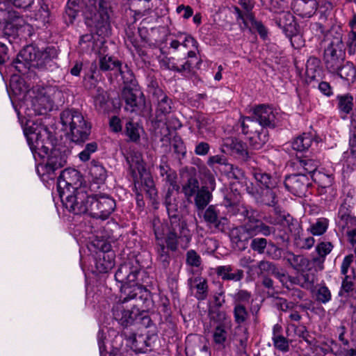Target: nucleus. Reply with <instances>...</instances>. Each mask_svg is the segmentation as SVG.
I'll list each match as a JSON object with an SVG mask.
<instances>
[{
  "label": "nucleus",
  "instance_id": "1",
  "mask_svg": "<svg viewBox=\"0 0 356 356\" xmlns=\"http://www.w3.org/2000/svg\"><path fill=\"white\" fill-rule=\"evenodd\" d=\"M33 125L35 127H33L28 123L27 127L24 130L30 149L35 157L36 156L40 158L47 157V163L38 167V173L43 179L46 177L47 179H54L55 171L66 164V156L56 149L51 151L49 154L50 132L44 125L35 124Z\"/></svg>",
  "mask_w": 356,
  "mask_h": 356
},
{
  "label": "nucleus",
  "instance_id": "2",
  "mask_svg": "<svg viewBox=\"0 0 356 356\" xmlns=\"http://www.w3.org/2000/svg\"><path fill=\"white\" fill-rule=\"evenodd\" d=\"M140 273V266L137 262H127L120 266L115 274V280L122 284L121 296L127 298L147 299L149 291L141 284L135 282Z\"/></svg>",
  "mask_w": 356,
  "mask_h": 356
},
{
  "label": "nucleus",
  "instance_id": "3",
  "mask_svg": "<svg viewBox=\"0 0 356 356\" xmlns=\"http://www.w3.org/2000/svg\"><path fill=\"white\" fill-rule=\"evenodd\" d=\"M109 10V0H89L85 12L86 25L102 38L111 33Z\"/></svg>",
  "mask_w": 356,
  "mask_h": 356
},
{
  "label": "nucleus",
  "instance_id": "4",
  "mask_svg": "<svg viewBox=\"0 0 356 356\" xmlns=\"http://www.w3.org/2000/svg\"><path fill=\"white\" fill-rule=\"evenodd\" d=\"M51 51L50 49L40 51L32 45L27 46L18 54L13 62L14 67L20 73H25L31 68L46 69L51 67Z\"/></svg>",
  "mask_w": 356,
  "mask_h": 356
},
{
  "label": "nucleus",
  "instance_id": "5",
  "mask_svg": "<svg viewBox=\"0 0 356 356\" xmlns=\"http://www.w3.org/2000/svg\"><path fill=\"white\" fill-rule=\"evenodd\" d=\"M35 96L31 100V109L28 108L27 115H45L51 111L56 103L63 102V93L55 86L33 88Z\"/></svg>",
  "mask_w": 356,
  "mask_h": 356
},
{
  "label": "nucleus",
  "instance_id": "6",
  "mask_svg": "<svg viewBox=\"0 0 356 356\" xmlns=\"http://www.w3.org/2000/svg\"><path fill=\"white\" fill-rule=\"evenodd\" d=\"M61 124L74 143H83L88 139L91 126L78 111L67 109L60 113Z\"/></svg>",
  "mask_w": 356,
  "mask_h": 356
},
{
  "label": "nucleus",
  "instance_id": "7",
  "mask_svg": "<svg viewBox=\"0 0 356 356\" xmlns=\"http://www.w3.org/2000/svg\"><path fill=\"white\" fill-rule=\"evenodd\" d=\"M273 236V239L268 236H252L250 238V248L258 254L265 255L270 259L278 261L282 258L283 249L280 247L282 243H288L289 236L286 234H277Z\"/></svg>",
  "mask_w": 356,
  "mask_h": 356
},
{
  "label": "nucleus",
  "instance_id": "8",
  "mask_svg": "<svg viewBox=\"0 0 356 356\" xmlns=\"http://www.w3.org/2000/svg\"><path fill=\"white\" fill-rule=\"evenodd\" d=\"M159 170L161 176L166 175L165 180L170 184V188L165 197V206L168 216L171 219L172 223H173L178 216V205L176 200L178 195L177 174L168 165L165 156H163L161 159Z\"/></svg>",
  "mask_w": 356,
  "mask_h": 356
},
{
  "label": "nucleus",
  "instance_id": "9",
  "mask_svg": "<svg viewBox=\"0 0 356 356\" xmlns=\"http://www.w3.org/2000/svg\"><path fill=\"white\" fill-rule=\"evenodd\" d=\"M274 24L282 30V32L291 41L295 49H298L304 43L301 40V29L296 17L289 11H284L275 16L273 19Z\"/></svg>",
  "mask_w": 356,
  "mask_h": 356
},
{
  "label": "nucleus",
  "instance_id": "10",
  "mask_svg": "<svg viewBox=\"0 0 356 356\" xmlns=\"http://www.w3.org/2000/svg\"><path fill=\"white\" fill-rule=\"evenodd\" d=\"M346 52L343 49L342 33L336 31L333 40L325 49L323 61L327 72L330 74L337 72L345 61Z\"/></svg>",
  "mask_w": 356,
  "mask_h": 356
},
{
  "label": "nucleus",
  "instance_id": "11",
  "mask_svg": "<svg viewBox=\"0 0 356 356\" xmlns=\"http://www.w3.org/2000/svg\"><path fill=\"white\" fill-rule=\"evenodd\" d=\"M64 207L74 214L88 213L89 211V200L91 195H88L83 188H79L63 196H59Z\"/></svg>",
  "mask_w": 356,
  "mask_h": 356
},
{
  "label": "nucleus",
  "instance_id": "12",
  "mask_svg": "<svg viewBox=\"0 0 356 356\" xmlns=\"http://www.w3.org/2000/svg\"><path fill=\"white\" fill-rule=\"evenodd\" d=\"M124 296H120V300L113 307L112 312L113 318L123 327H128L134 323L138 317L143 316V311L136 306L127 308L124 305L128 301L134 298H127L124 300Z\"/></svg>",
  "mask_w": 356,
  "mask_h": 356
},
{
  "label": "nucleus",
  "instance_id": "13",
  "mask_svg": "<svg viewBox=\"0 0 356 356\" xmlns=\"http://www.w3.org/2000/svg\"><path fill=\"white\" fill-rule=\"evenodd\" d=\"M88 215L92 218L106 220L115 208V200L107 195H91Z\"/></svg>",
  "mask_w": 356,
  "mask_h": 356
},
{
  "label": "nucleus",
  "instance_id": "14",
  "mask_svg": "<svg viewBox=\"0 0 356 356\" xmlns=\"http://www.w3.org/2000/svg\"><path fill=\"white\" fill-rule=\"evenodd\" d=\"M229 147L232 155L242 164L250 168L257 163V156L248 149V145L236 138H227L225 144Z\"/></svg>",
  "mask_w": 356,
  "mask_h": 356
},
{
  "label": "nucleus",
  "instance_id": "15",
  "mask_svg": "<svg viewBox=\"0 0 356 356\" xmlns=\"http://www.w3.org/2000/svg\"><path fill=\"white\" fill-rule=\"evenodd\" d=\"M251 115L245 118L248 121L258 122L262 128L274 129L277 124L276 117L272 105L260 104L250 108Z\"/></svg>",
  "mask_w": 356,
  "mask_h": 356
},
{
  "label": "nucleus",
  "instance_id": "16",
  "mask_svg": "<svg viewBox=\"0 0 356 356\" xmlns=\"http://www.w3.org/2000/svg\"><path fill=\"white\" fill-rule=\"evenodd\" d=\"M204 185L197 189L194 197V203L198 211H203L213 198L212 191L216 188V179L208 170L204 172Z\"/></svg>",
  "mask_w": 356,
  "mask_h": 356
},
{
  "label": "nucleus",
  "instance_id": "17",
  "mask_svg": "<svg viewBox=\"0 0 356 356\" xmlns=\"http://www.w3.org/2000/svg\"><path fill=\"white\" fill-rule=\"evenodd\" d=\"M179 177L182 182V192L186 200L192 203V197L200 188L197 171L194 166H186L179 170Z\"/></svg>",
  "mask_w": 356,
  "mask_h": 356
},
{
  "label": "nucleus",
  "instance_id": "18",
  "mask_svg": "<svg viewBox=\"0 0 356 356\" xmlns=\"http://www.w3.org/2000/svg\"><path fill=\"white\" fill-rule=\"evenodd\" d=\"M285 188L297 197H305L308 189L312 186L310 179L303 173L286 175L283 181Z\"/></svg>",
  "mask_w": 356,
  "mask_h": 356
},
{
  "label": "nucleus",
  "instance_id": "19",
  "mask_svg": "<svg viewBox=\"0 0 356 356\" xmlns=\"http://www.w3.org/2000/svg\"><path fill=\"white\" fill-rule=\"evenodd\" d=\"M79 173L75 169L66 168L63 170L58 179L57 191L59 196H63L76 189H79Z\"/></svg>",
  "mask_w": 356,
  "mask_h": 356
},
{
  "label": "nucleus",
  "instance_id": "20",
  "mask_svg": "<svg viewBox=\"0 0 356 356\" xmlns=\"http://www.w3.org/2000/svg\"><path fill=\"white\" fill-rule=\"evenodd\" d=\"M244 233L250 237L261 234L264 236H270L276 232V228L264 222L261 220L251 215L248 216L247 222L240 227Z\"/></svg>",
  "mask_w": 356,
  "mask_h": 356
},
{
  "label": "nucleus",
  "instance_id": "21",
  "mask_svg": "<svg viewBox=\"0 0 356 356\" xmlns=\"http://www.w3.org/2000/svg\"><path fill=\"white\" fill-rule=\"evenodd\" d=\"M99 64L102 71L118 70L124 83L132 82L134 79L132 72L127 65L122 67L121 62L118 59L107 55L100 56Z\"/></svg>",
  "mask_w": 356,
  "mask_h": 356
},
{
  "label": "nucleus",
  "instance_id": "22",
  "mask_svg": "<svg viewBox=\"0 0 356 356\" xmlns=\"http://www.w3.org/2000/svg\"><path fill=\"white\" fill-rule=\"evenodd\" d=\"M97 246L99 252H97V269L101 273H106L114 266V253L111 250L109 243L102 242L99 246V245Z\"/></svg>",
  "mask_w": 356,
  "mask_h": 356
},
{
  "label": "nucleus",
  "instance_id": "23",
  "mask_svg": "<svg viewBox=\"0 0 356 356\" xmlns=\"http://www.w3.org/2000/svg\"><path fill=\"white\" fill-rule=\"evenodd\" d=\"M250 168L251 175L255 179L260 189L280 188V183L276 177H273L271 174L266 172L263 169L257 168V165H252Z\"/></svg>",
  "mask_w": 356,
  "mask_h": 356
},
{
  "label": "nucleus",
  "instance_id": "24",
  "mask_svg": "<svg viewBox=\"0 0 356 356\" xmlns=\"http://www.w3.org/2000/svg\"><path fill=\"white\" fill-rule=\"evenodd\" d=\"M122 97L126 103L125 109L131 113L136 111L145 104L143 95L137 88L124 87L122 90Z\"/></svg>",
  "mask_w": 356,
  "mask_h": 356
},
{
  "label": "nucleus",
  "instance_id": "25",
  "mask_svg": "<svg viewBox=\"0 0 356 356\" xmlns=\"http://www.w3.org/2000/svg\"><path fill=\"white\" fill-rule=\"evenodd\" d=\"M185 343L186 356H210L208 347L196 335H188Z\"/></svg>",
  "mask_w": 356,
  "mask_h": 356
},
{
  "label": "nucleus",
  "instance_id": "26",
  "mask_svg": "<svg viewBox=\"0 0 356 356\" xmlns=\"http://www.w3.org/2000/svg\"><path fill=\"white\" fill-rule=\"evenodd\" d=\"M317 0H293L291 8L293 12L300 17H311L317 11Z\"/></svg>",
  "mask_w": 356,
  "mask_h": 356
},
{
  "label": "nucleus",
  "instance_id": "27",
  "mask_svg": "<svg viewBox=\"0 0 356 356\" xmlns=\"http://www.w3.org/2000/svg\"><path fill=\"white\" fill-rule=\"evenodd\" d=\"M216 273L223 281H241L244 277L242 269L235 268L232 265L219 266L216 268Z\"/></svg>",
  "mask_w": 356,
  "mask_h": 356
},
{
  "label": "nucleus",
  "instance_id": "28",
  "mask_svg": "<svg viewBox=\"0 0 356 356\" xmlns=\"http://www.w3.org/2000/svg\"><path fill=\"white\" fill-rule=\"evenodd\" d=\"M306 77L309 82L322 79L323 70L321 60L315 56H310L306 63Z\"/></svg>",
  "mask_w": 356,
  "mask_h": 356
},
{
  "label": "nucleus",
  "instance_id": "29",
  "mask_svg": "<svg viewBox=\"0 0 356 356\" xmlns=\"http://www.w3.org/2000/svg\"><path fill=\"white\" fill-rule=\"evenodd\" d=\"M286 260L289 265L298 272H305L311 268L309 259L303 255L295 254L291 251L286 252Z\"/></svg>",
  "mask_w": 356,
  "mask_h": 356
},
{
  "label": "nucleus",
  "instance_id": "30",
  "mask_svg": "<svg viewBox=\"0 0 356 356\" xmlns=\"http://www.w3.org/2000/svg\"><path fill=\"white\" fill-rule=\"evenodd\" d=\"M313 139L312 133H303L291 140V146L296 152H305L311 147Z\"/></svg>",
  "mask_w": 356,
  "mask_h": 356
},
{
  "label": "nucleus",
  "instance_id": "31",
  "mask_svg": "<svg viewBox=\"0 0 356 356\" xmlns=\"http://www.w3.org/2000/svg\"><path fill=\"white\" fill-rule=\"evenodd\" d=\"M312 181L317 184L319 193H326V188L330 187L334 182L333 175H329L318 170L312 176Z\"/></svg>",
  "mask_w": 356,
  "mask_h": 356
},
{
  "label": "nucleus",
  "instance_id": "32",
  "mask_svg": "<svg viewBox=\"0 0 356 356\" xmlns=\"http://www.w3.org/2000/svg\"><path fill=\"white\" fill-rule=\"evenodd\" d=\"M279 188L273 189L263 188L257 195V202L263 205L273 207L277 204V193Z\"/></svg>",
  "mask_w": 356,
  "mask_h": 356
},
{
  "label": "nucleus",
  "instance_id": "33",
  "mask_svg": "<svg viewBox=\"0 0 356 356\" xmlns=\"http://www.w3.org/2000/svg\"><path fill=\"white\" fill-rule=\"evenodd\" d=\"M89 174L92 180L97 184L104 183L107 177L104 167L95 161H92L90 163Z\"/></svg>",
  "mask_w": 356,
  "mask_h": 356
},
{
  "label": "nucleus",
  "instance_id": "34",
  "mask_svg": "<svg viewBox=\"0 0 356 356\" xmlns=\"http://www.w3.org/2000/svg\"><path fill=\"white\" fill-rule=\"evenodd\" d=\"M244 232L242 229L239 227L234 228L230 234L231 241L233 243H235V248L239 251H244L248 245L249 240L248 237H244Z\"/></svg>",
  "mask_w": 356,
  "mask_h": 356
},
{
  "label": "nucleus",
  "instance_id": "35",
  "mask_svg": "<svg viewBox=\"0 0 356 356\" xmlns=\"http://www.w3.org/2000/svg\"><path fill=\"white\" fill-rule=\"evenodd\" d=\"M248 28H245V30H248L250 33H257L264 40L267 39L268 30L261 20H258L256 16H254L248 19Z\"/></svg>",
  "mask_w": 356,
  "mask_h": 356
},
{
  "label": "nucleus",
  "instance_id": "36",
  "mask_svg": "<svg viewBox=\"0 0 356 356\" xmlns=\"http://www.w3.org/2000/svg\"><path fill=\"white\" fill-rule=\"evenodd\" d=\"M333 74H337L341 79L353 83L356 80V68L352 62L347 61L341 64L338 72Z\"/></svg>",
  "mask_w": 356,
  "mask_h": 356
},
{
  "label": "nucleus",
  "instance_id": "37",
  "mask_svg": "<svg viewBox=\"0 0 356 356\" xmlns=\"http://www.w3.org/2000/svg\"><path fill=\"white\" fill-rule=\"evenodd\" d=\"M269 140L268 131L266 128H261V131H255L250 138V146L256 150L261 149Z\"/></svg>",
  "mask_w": 356,
  "mask_h": 356
},
{
  "label": "nucleus",
  "instance_id": "38",
  "mask_svg": "<svg viewBox=\"0 0 356 356\" xmlns=\"http://www.w3.org/2000/svg\"><path fill=\"white\" fill-rule=\"evenodd\" d=\"M310 29L319 38L322 36L324 38H327L330 35H332L333 33L336 34L337 31L341 33L340 26H332L329 30H326L325 26L319 22L312 23L310 24Z\"/></svg>",
  "mask_w": 356,
  "mask_h": 356
},
{
  "label": "nucleus",
  "instance_id": "39",
  "mask_svg": "<svg viewBox=\"0 0 356 356\" xmlns=\"http://www.w3.org/2000/svg\"><path fill=\"white\" fill-rule=\"evenodd\" d=\"M338 100V108L341 113L350 114L353 108V97L350 93L339 95L337 96Z\"/></svg>",
  "mask_w": 356,
  "mask_h": 356
},
{
  "label": "nucleus",
  "instance_id": "40",
  "mask_svg": "<svg viewBox=\"0 0 356 356\" xmlns=\"http://www.w3.org/2000/svg\"><path fill=\"white\" fill-rule=\"evenodd\" d=\"M179 46H182L184 54L188 58L196 56L195 50L197 48V40L191 35H186L182 42L179 41Z\"/></svg>",
  "mask_w": 356,
  "mask_h": 356
},
{
  "label": "nucleus",
  "instance_id": "41",
  "mask_svg": "<svg viewBox=\"0 0 356 356\" xmlns=\"http://www.w3.org/2000/svg\"><path fill=\"white\" fill-rule=\"evenodd\" d=\"M338 216L343 222V229L346 227L348 229H356V217L350 215V211L348 209L340 207Z\"/></svg>",
  "mask_w": 356,
  "mask_h": 356
},
{
  "label": "nucleus",
  "instance_id": "42",
  "mask_svg": "<svg viewBox=\"0 0 356 356\" xmlns=\"http://www.w3.org/2000/svg\"><path fill=\"white\" fill-rule=\"evenodd\" d=\"M127 161L133 172L137 170L139 174L145 170L144 162L141 153L132 152L127 157Z\"/></svg>",
  "mask_w": 356,
  "mask_h": 356
},
{
  "label": "nucleus",
  "instance_id": "43",
  "mask_svg": "<svg viewBox=\"0 0 356 356\" xmlns=\"http://www.w3.org/2000/svg\"><path fill=\"white\" fill-rule=\"evenodd\" d=\"M234 306L244 305L252 303V293L245 289H239L231 295Z\"/></svg>",
  "mask_w": 356,
  "mask_h": 356
},
{
  "label": "nucleus",
  "instance_id": "44",
  "mask_svg": "<svg viewBox=\"0 0 356 356\" xmlns=\"http://www.w3.org/2000/svg\"><path fill=\"white\" fill-rule=\"evenodd\" d=\"M329 220L325 218H318L317 220L312 223L307 231L314 236H321L327 229Z\"/></svg>",
  "mask_w": 356,
  "mask_h": 356
},
{
  "label": "nucleus",
  "instance_id": "45",
  "mask_svg": "<svg viewBox=\"0 0 356 356\" xmlns=\"http://www.w3.org/2000/svg\"><path fill=\"white\" fill-rule=\"evenodd\" d=\"M334 248L331 242H320L316 246V251L318 254V257L313 259L314 262L323 263L325 260V257L330 253Z\"/></svg>",
  "mask_w": 356,
  "mask_h": 356
},
{
  "label": "nucleus",
  "instance_id": "46",
  "mask_svg": "<svg viewBox=\"0 0 356 356\" xmlns=\"http://www.w3.org/2000/svg\"><path fill=\"white\" fill-rule=\"evenodd\" d=\"M194 282H197L196 284L197 291L195 293V297L198 300H204L207 298L208 292H209V286L207 284V280L201 277H196L194 278Z\"/></svg>",
  "mask_w": 356,
  "mask_h": 356
},
{
  "label": "nucleus",
  "instance_id": "47",
  "mask_svg": "<svg viewBox=\"0 0 356 356\" xmlns=\"http://www.w3.org/2000/svg\"><path fill=\"white\" fill-rule=\"evenodd\" d=\"M233 315L235 323L238 325L244 324L250 316L249 312L244 305L234 306Z\"/></svg>",
  "mask_w": 356,
  "mask_h": 356
},
{
  "label": "nucleus",
  "instance_id": "48",
  "mask_svg": "<svg viewBox=\"0 0 356 356\" xmlns=\"http://www.w3.org/2000/svg\"><path fill=\"white\" fill-rule=\"evenodd\" d=\"M34 2V0H7L0 1V12L8 11L7 4L12 3L14 6L19 8L26 9Z\"/></svg>",
  "mask_w": 356,
  "mask_h": 356
},
{
  "label": "nucleus",
  "instance_id": "49",
  "mask_svg": "<svg viewBox=\"0 0 356 356\" xmlns=\"http://www.w3.org/2000/svg\"><path fill=\"white\" fill-rule=\"evenodd\" d=\"M142 130V127L137 123L130 121L126 124V134L131 141L136 142L139 140Z\"/></svg>",
  "mask_w": 356,
  "mask_h": 356
},
{
  "label": "nucleus",
  "instance_id": "50",
  "mask_svg": "<svg viewBox=\"0 0 356 356\" xmlns=\"http://www.w3.org/2000/svg\"><path fill=\"white\" fill-rule=\"evenodd\" d=\"M179 246L183 249H186L188 247L189 243L191 240V232L186 228V223L181 222L179 224Z\"/></svg>",
  "mask_w": 356,
  "mask_h": 356
},
{
  "label": "nucleus",
  "instance_id": "51",
  "mask_svg": "<svg viewBox=\"0 0 356 356\" xmlns=\"http://www.w3.org/2000/svg\"><path fill=\"white\" fill-rule=\"evenodd\" d=\"M317 10L320 14V19L327 20L334 8L332 3L327 0H317Z\"/></svg>",
  "mask_w": 356,
  "mask_h": 356
},
{
  "label": "nucleus",
  "instance_id": "52",
  "mask_svg": "<svg viewBox=\"0 0 356 356\" xmlns=\"http://www.w3.org/2000/svg\"><path fill=\"white\" fill-rule=\"evenodd\" d=\"M296 334L302 338L309 346H315L317 343V341L315 337H312L307 327L304 325H300L295 330Z\"/></svg>",
  "mask_w": 356,
  "mask_h": 356
},
{
  "label": "nucleus",
  "instance_id": "53",
  "mask_svg": "<svg viewBox=\"0 0 356 356\" xmlns=\"http://www.w3.org/2000/svg\"><path fill=\"white\" fill-rule=\"evenodd\" d=\"M300 163L301 165L303 167L305 172L310 175L311 177L312 175H314V173L315 172L318 171V167L320 163L318 161L311 159H307V156H305V159H302L300 160Z\"/></svg>",
  "mask_w": 356,
  "mask_h": 356
},
{
  "label": "nucleus",
  "instance_id": "54",
  "mask_svg": "<svg viewBox=\"0 0 356 356\" xmlns=\"http://www.w3.org/2000/svg\"><path fill=\"white\" fill-rule=\"evenodd\" d=\"M212 122L213 120L211 118L202 115H199L195 120V125L200 134L211 131Z\"/></svg>",
  "mask_w": 356,
  "mask_h": 356
},
{
  "label": "nucleus",
  "instance_id": "55",
  "mask_svg": "<svg viewBox=\"0 0 356 356\" xmlns=\"http://www.w3.org/2000/svg\"><path fill=\"white\" fill-rule=\"evenodd\" d=\"M273 345L275 349L286 353L289 350V339L283 335H277L272 338Z\"/></svg>",
  "mask_w": 356,
  "mask_h": 356
},
{
  "label": "nucleus",
  "instance_id": "56",
  "mask_svg": "<svg viewBox=\"0 0 356 356\" xmlns=\"http://www.w3.org/2000/svg\"><path fill=\"white\" fill-rule=\"evenodd\" d=\"M227 168V173L229 177L234 179L238 183H242L243 179H246L245 172L241 168L230 163Z\"/></svg>",
  "mask_w": 356,
  "mask_h": 356
},
{
  "label": "nucleus",
  "instance_id": "57",
  "mask_svg": "<svg viewBox=\"0 0 356 356\" xmlns=\"http://www.w3.org/2000/svg\"><path fill=\"white\" fill-rule=\"evenodd\" d=\"M259 268L261 272L267 273L268 275L275 276L280 267L277 264L266 260L259 261L258 265Z\"/></svg>",
  "mask_w": 356,
  "mask_h": 356
},
{
  "label": "nucleus",
  "instance_id": "58",
  "mask_svg": "<svg viewBox=\"0 0 356 356\" xmlns=\"http://www.w3.org/2000/svg\"><path fill=\"white\" fill-rule=\"evenodd\" d=\"M234 14L236 15V21L239 26L241 31H244L245 28H248V19L243 13V11L238 6H233Z\"/></svg>",
  "mask_w": 356,
  "mask_h": 356
},
{
  "label": "nucleus",
  "instance_id": "59",
  "mask_svg": "<svg viewBox=\"0 0 356 356\" xmlns=\"http://www.w3.org/2000/svg\"><path fill=\"white\" fill-rule=\"evenodd\" d=\"M97 150V143L92 142L88 143L85 148L79 154V158L82 161H88L90 159V155Z\"/></svg>",
  "mask_w": 356,
  "mask_h": 356
},
{
  "label": "nucleus",
  "instance_id": "60",
  "mask_svg": "<svg viewBox=\"0 0 356 356\" xmlns=\"http://www.w3.org/2000/svg\"><path fill=\"white\" fill-rule=\"evenodd\" d=\"M218 214L216 206L209 205L204 211V219L207 222L213 225L218 221Z\"/></svg>",
  "mask_w": 356,
  "mask_h": 356
},
{
  "label": "nucleus",
  "instance_id": "61",
  "mask_svg": "<svg viewBox=\"0 0 356 356\" xmlns=\"http://www.w3.org/2000/svg\"><path fill=\"white\" fill-rule=\"evenodd\" d=\"M132 348L138 352H145L147 347L145 339L143 335L133 334L130 338Z\"/></svg>",
  "mask_w": 356,
  "mask_h": 356
},
{
  "label": "nucleus",
  "instance_id": "62",
  "mask_svg": "<svg viewBox=\"0 0 356 356\" xmlns=\"http://www.w3.org/2000/svg\"><path fill=\"white\" fill-rule=\"evenodd\" d=\"M227 339V332L223 324L216 326L213 333V341L217 344H223Z\"/></svg>",
  "mask_w": 356,
  "mask_h": 356
},
{
  "label": "nucleus",
  "instance_id": "63",
  "mask_svg": "<svg viewBox=\"0 0 356 356\" xmlns=\"http://www.w3.org/2000/svg\"><path fill=\"white\" fill-rule=\"evenodd\" d=\"M238 4L243 8V13L245 14L247 19L255 16V14L253 12L254 2L252 0H238Z\"/></svg>",
  "mask_w": 356,
  "mask_h": 356
},
{
  "label": "nucleus",
  "instance_id": "64",
  "mask_svg": "<svg viewBox=\"0 0 356 356\" xmlns=\"http://www.w3.org/2000/svg\"><path fill=\"white\" fill-rule=\"evenodd\" d=\"M331 292L326 286H321L316 293V300L323 304L327 303L331 300Z\"/></svg>",
  "mask_w": 356,
  "mask_h": 356
}]
</instances>
